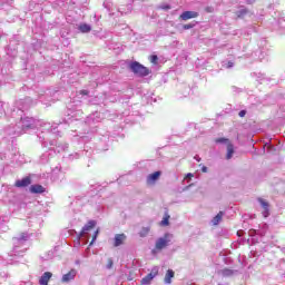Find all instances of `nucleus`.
<instances>
[{"mask_svg":"<svg viewBox=\"0 0 285 285\" xmlns=\"http://www.w3.org/2000/svg\"><path fill=\"white\" fill-rule=\"evenodd\" d=\"M129 68L131 72H134V75H137L138 77H148V75H150V69L137 61H132L129 65Z\"/></svg>","mask_w":285,"mask_h":285,"instance_id":"obj_1","label":"nucleus"},{"mask_svg":"<svg viewBox=\"0 0 285 285\" xmlns=\"http://www.w3.org/2000/svg\"><path fill=\"white\" fill-rule=\"evenodd\" d=\"M157 275H159V269L153 268L151 272H150L149 274H147V275L140 281V284H141V285H148V284H150V282H153V279L156 278Z\"/></svg>","mask_w":285,"mask_h":285,"instance_id":"obj_2","label":"nucleus"},{"mask_svg":"<svg viewBox=\"0 0 285 285\" xmlns=\"http://www.w3.org/2000/svg\"><path fill=\"white\" fill-rule=\"evenodd\" d=\"M95 226H97V222L96 220H89L81 229L79 237H86V235H88V233H90V230H92L95 228Z\"/></svg>","mask_w":285,"mask_h":285,"instance_id":"obj_3","label":"nucleus"},{"mask_svg":"<svg viewBox=\"0 0 285 285\" xmlns=\"http://www.w3.org/2000/svg\"><path fill=\"white\" fill-rule=\"evenodd\" d=\"M32 184V178L30 176H27L22 179L16 180L14 186L16 188H26Z\"/></svg>","mask_w":285,"mask_h":285,"instance_id":"obj_4","label":"nucleus"},{"mask_svg":"<svg viewBox=\"0 0 285 285\" xmlns=\"http://www.w3.org/2000/svg\"><path fill=\"white\" fill-rule=\"evenodd\" d=\"M168 234H166L164 237L158 238L156 242V250H164L166 246H168Z\"/></svg>","mask_w":285,"mask_h":285,"instance_id":"obj_5","label":"nucleus"},{"mask_svg":"<svg viewBox=\"0 0 285 285\" xmlns=\"http://www.w3.org/2000/svg\"><path fill=\"white\" fill-rule=\"evenodd\" d=\"M199 17V12L196 11H185L179 16L181 21H188V19H197Z\"/></svg>","mask_w":285,"mask_h":285,"instance_id":"obj_6","label":"nucleus"},{"mask_svg":"<svg viewBox=\"0 0 285 285\" xmlns=\"http://www.w3.org/2000/svg\"><path fill=\"white\" fill-rule=\"evenodd\" d=\"M161 177V171H155L147 177L148 186H153Z\"/></svg>","mask_w":285,"mask_h":285,"instance_id":"obj_7","label":"nucleus"},{"mask_svg":"<svg viewBox=\"0 0 285 285\" xmlns=\"http://www.w3.org/2000/svg\"><path fill=\"white\" fill-rule=\"evenodd\" d=\"M50 279H52V273L51 272H46L39 278V284L40 285H48V282H50Z\"/></svg>","mask_w":285,"mask_h":285,"instance_id":"obj_8","label":"nucleus"},{"mask_svg":"<svg viewBox=\"0 0 285 285\" xmlns=\"http://www.w3.org/2000/svg\"><path fill=\"white\" fill-rule=\"evenodd\" d=\"M29 190L33 195H41L42 193H46V188L41 185H31Z\"/></svg>","mask_w":285,"mask_h":285,"instance_id":"obj_9","label":"nucleus"},{"mask_svg":"<svg viewBox=\"0 0 285 285\" xmlns=\"http://www.w3.org/2000/svg\"><path fill=\"white\" fill-rule=\"evenodd\" d=\"M76 276H77V272L75 269H71L69 273L62 276V282L63 283L72 282V279H75Z\"/></svg>","mask_w":285,"mask_h":285,"instance_id":"obj_10","label":"nucleus"},{"mask_svg":"<svg viewBox=\"0 0 285 285\" xmlns=\"http://www.w3.org/2000/svg\"><path fill=\"white\" fill-rule=\"evenodd\" d=\"M126 242V236L124 234H117L115 236V243L114 246L117 248L118 246H121Z\"/></svg>","mask_w":285,"mask_h":285,"instance_id":"obj_11","label":"nucleus"},{"mask_svg":"<svg viewBox=\"0 0 285 285\" xmlns=\"http://www.w3.org/2000/svg\"><path fill=\"white\" fill-rule=\"evenodd\" d=\"M233 155H235V147L233 146V144L228 142L226 159H233Z\"/></svg>","mask_w":285,"mask_h":285,"instance_id":"obj_12","label":"nucleus"},{"mask_svg":"<svg viewBox=\"0 0 285 285\" xmlns=\"http://www.w3.org/2000/svg\"><path fill=\"white\" fill-rule=\"evenodd\" d=\"M173 277H175V272L173 269H168L166 275H165V284H171L173 283Z\"/></svg>","mask_w":285,"mask_h":285,"instance_id":"obj_13","label":"nucleus"},{"mask_svg":"<svg viewBox=\"0 0 285 285\" xmlns=\"http://www.w3.org/2000/svg\"><path fill=\"white\" fill-rule=\"evenodd\" d=\"M258 202L262 208H264V217H266L268 215V202L264 200V198H258Z\"/></svg>","mask_w":285,"mask_h":285,"instance_id":"obj_14","label":"nucleus"},{"mask_svg":"<svg viewBox=\"0 0 285 285\" xmlns=\"http://www.w3.org/2000/svg\"><path fill=\"white\" fill-rule=\"evenodd\" d=\"M224 217V212H219L214 218H213V224L214 226H217V224H219V222H222Z\"/></svg>","mask_w":285,"mask_h":285,"instance_id":"obj_15","label":"nucleus"},{"mask_svg":"<svg viewBox=\"0 0 285 285\" xmlns=\"http://www.w3.org/2000/svg\"><path fill=\"white\" fill-rule=\"evenodd\" d=\"M222 275L224 277H232V275H235V272L230 268H225L222 271Z\"/></svg>","mask_w":285,"mask_h":285,"instance_id":"obj_16","label":"nucleus"},{"mask_svg":"<svg viewBox=\"0 0 285 285\" xmlns=\"http://www.w3.org/2000/svg\"><path fill=\"white\" fill-rule=\"evenodd\" d=\"M246 14H248V9H243L236 12V17L237 19H244V17H246Z\"/></svg>","mask_w":285,"mask_h":285,"instance_id":"obj_17","label":"nucleus"},{"mask_svg":"<svg viewBox=\"0 0 285 285\" xmlns=\"http://www.w3.org/2000/svg\"><path fill=\"white\" fill-rule=\"evenodd\" d=\"M79 30L80 32L86 33V32H90L91 28H90V24L82 23L79 26Z\"/></svg>","mask_w":285,"mask_h":285,"instance_id":"obj_18","label":"nucleus"},{"mask_svg":"<svg viewBox=\"0 0 285 285\" xmlns=\"http://www.w3.org/2000/svg\"><path fill=\"white\" fill-rule=\"evenodd\" d=\"M170 215L166 214L163 220L160 222V226H169L170 225Z\"/></svg>","mask_w":285,"mask_h":285,"instance_id":"obj_19","label":"nucleus"},{"mask_svg":"<svg viewBox=\"0 0 285 285\" xmlns=\"http://www.w3.org/2000/svg\"><path fill=\"white\" fill-rule=\"evenodd\" d=\"M149 61L154 66H157V63H159V57H157V55H151V56H149Z\"/></svg>","mask_w":285,"mask_h":285,"instance_id":"obj_20","label":"nucleus"},{"mask_svg":"<svg viewBox=\"0 0 285 285\" xmlns=\"http://www.w3.org/2000/svg\"><path fill=\"white\" fill-rule=\"evenodd\" d=\"M148 233H150V227H142L139 232L140 237H147Z\"/></svg>","mask_w":285,"mask_h":285,"instance_id":"obj_21","label":"nucleus"},{"mask_svg":"<svg viewBox=\"0 0 285 285\" xmlns=\"http://www.w3.org/2000/svg\"><path fill=\"white\" fill-rule=\"evenodd\" d=\"M97 237H99V229H97L94 235H92V239L90 242V246H92V244H95V242L97 240Z\"/></svg>","mask_w":285,"mask_h":285,"instance_id":"obj_22","label":"nucleus"},{"mask_svg":"<svg viewBox=\"0 0 285 285\" xmlns=\"http://www.w3.org/2000/svg\"><path fill=\"white\" fill-rule=\"evenodd\" d=\"M228 138H217L216 144H228Z\"/></svg>","mask_w":285,"mask_h":285,"instance_id":"obj_23","label":"nucleus"},{"mask_svg":"<svg viewBox=\"0 0 285 285\" xmlns=\"http://www.w3.org/2000/svg\"><path fill=\"white\" fill-rule=\"evenodd\" d=\"M194 27H195V23H187L183 26L184 30H191V28Z\"/></svg>","mask_w":285,"mask_h":285,"instance_id":"obj_24","label":"nucleus"},{"mask_svg":"<svg viewBox=\"0 0 285 285\" xmlns=\"http://www.w3.org/2000/svg\"><path fill=\"white\" fill-rule=\"evenodd\" d=\"M205 12L210 14V13L215 12V9L213 7H206Z\"/></svg>","mask_w":285,"mask_h":285,"instance_id":"obj_25","label":"nucleus"},{"mask_svg":"<svg viewBox=\"0 0 285 285\" xmlns=\"http://www.w3.org/2000/svg\"><path fill=\"white\" fill-rule=\"evenodd\" d=\"M80 95L89 96V95H90V91H88V90H86V89H82V90H80Z\"/></svg>","mask_w":285,"mask_h":285,"instance_id":"obj_26","label":"nucleus"},{"mask_svg":"<svg viewBox=\"0 0 285 285\" xmlns=\"http://www.w3.org/2000/svg\"><path fill=\"white\" fill-rule=\"evenodd\" d=\"M239 117H246V110H240L238 114Z\"/></svg>","mask_w":285,"mask_h":285,"instance_id":"obj_27","label":"nucleus"},{"mask_svg":"<svg viewBox=\"0 0 285 285\" xmlns=\"http://www.w3.org/2000/svg\"><path fill=\"white\" fill-rule=\"evenodd\" d=\"M108 268H112V258L108 259Z\"/></svg>","mask_w":285,"mask_h":285,"instance_id":"obj_28","label":"nucleus"},{"mask_svg":"<svg viewBox=\"0 0 285 285\" xmlns=\"http://www.w3.org/2000/svg\"><path fill=\"white\" fill-rule=\"evenodd\" d=\"M202 173H208V167L203 166V167H202Z\"/></svg>","mask_w":285,"mask_h":285,"instance_id":"obj_29","label":"nucleus"},{"mask_svg":"<svg viewBox=\"0 0 285 285\" xmlns=\"http://www.w3.org/2000/svg\"><path fill=\"white\" fill-rule=\"evenodd\" d=\"M227 68H233V62L229 61V62L227 63Z\"/></svg>","mask_w":285,"mask_h":285,"instance_id":"obj_30","label":"nucleus"},{"mask_svg":"<svg viewBox=\"0 0 285 285\" xmlns=\"http://www.w3.org/2000/svg\"><path fill=\"white\" fill-rule=\"evenodd\" d=\"M247 1V3H250L252 1H255V0H246Z\"/></svg>","mask_w":285,"mask_h":285,"instance_id":"obj_31","label":"nucleus"},{"mask_svg":"<svg viewBox=\"0 0 285 285\" xmlns=\"http://www.w3.org/2000/svg\"><path fill=\"white\" fill-rule=\"evenodd\" d=\"M188 177H193V174H188Z\"/></svg>","mask_w":285,"mask_h":285,"instance_id":"obj_32","label":"nucleus"}]
</instances>
